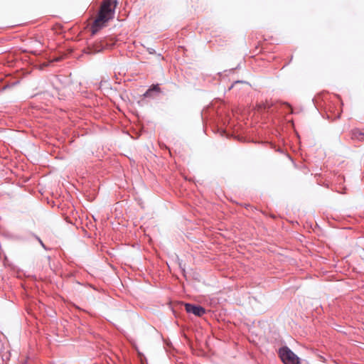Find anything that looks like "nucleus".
Returning <instances> with one entry per match:
<instances>
[{
	"label": "nucleus",
	"mask_w": 364,
	"mask_h": 364,
	"mask_svg": "<svg viewBox=\"0 0 364 364\" xmlns=\"http://www.w3.org/2000/svg\"><path fill=\"white\" fill-rule=\"evenodd\" d=\"M38 240H39L40 243L41 244V245H42V246H44V245H43V242H42L40 239H38Z\"/></svg>",
	"instance_id": "8"
},
{
	"label": "nucleus",
	"mask_w": 364,
	"mask_h": 364,
	"mask_svg": "<svg viewBox=\"0 0 364 364\" xmlns=\"http://www.w3.org/2000/svg\"><path fill=\"white\" fill-rule=\"evenodd\" d=\"M151 90L154 92L160 93L161 92V88L159 87V85H153L151 86Z\"/></svg>",
	"instance_id": "7"
},
{
	"label": "nucleus",
	"mask_w": 364,
	"mask_h": 364,
	"mask_svg": "<svg viewBox=\"0 0 364 364\" xmlns=\"http://www.w3.org/2000/svg\"><path fill=\"white\" fill-rule=\"evenodd\" d=\"M350 137L352 139L364 141V131L358 129H354L350 132Z\"/></svg>",
	"instance_id": "5"
},
{
	"label": "nucleus",
	"mask_w": 364,
	"mask_h": 364,
	"mask_svg": "<svg viewBox=\"0 0 364 364\" xmlns=\"http://www.w3.org/2000/svg\"><path fill=\"white\" fill-rule=\"evenodd\" d=\"M153 90H151V87H150L146 92L144 94V97H153Z\"/></svg>",
	"instance_id": "6"
},
{
	"label": "nucleus",
	"mask_w": 364,
	"mask_h": 364,
	"mask_svg": "<svg viewBox=\"0 0 364 364\" xmlns=\"http://www.w3.org/2000/svg\"><path fill=\"white\" fill-rule=\"evenodd\" d=\"M185 309L188 313L193 314L197 316H201L205 313V309L203 307L191 304H186Z\"/></svg>",
	"instance_id": "3"
},
{
	"label": "nucleus",
	"mask_w": 364,
	"mask_h": 364,
	"mask_svg": "<svg viewBox=\"0 0 364 364\" xmlns=\"http://www.w3.org/2000/svg\"><path fill=\"white\" fill-rule=\"evenodd\" d=\"M108 46L107 43H105V41H100L99 42H96L95 44L92 46V47L88 48L90 50V53L95 54L102 51Z\"/></svg>",
	"instance_id": "4"
},
{
	"label": "nucleus",
	"mask_w": 364,
	"mask_h": 364,
	"mask_svg": "<svg viewBox=\"0 0 364 364\" xmlns=\"http://www.w3.org/2000/svg\"><path fill=\"white\" fill-rule=\"evenodd\" d=\"M279 354L284 364H299V358L287 346L281 348Z\"/></svg>",
	"instance_id": "2"
},
{
	"label": "nucleus",
	"mask_w": 364,
	"mask_h": 364,
	"mask_svg": "<svg viewBox=\"0 0 364 364\" xmlns=\"http://www.w3.org/2000/svg\"><path fill=\"white\" fill-rule=\"evenodd\" d=\"M117 2L112 0H105L102 1L97 17L92 25V33L95 34L106 23L114 18V9Z\"/></svg>",
	"instance_id": "1"
}]
</instances>
